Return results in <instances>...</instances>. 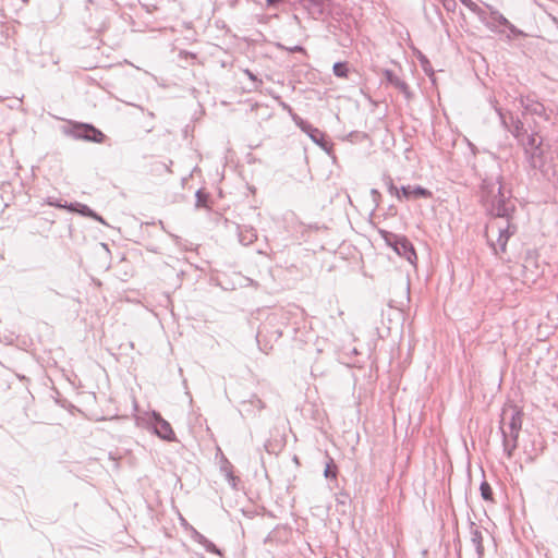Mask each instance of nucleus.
Listing matches in <instances>:
<instances>
[{
	"label": "nucleus",
	"instance_id": "obj_26",
	"mask_svg": "<svg viewBox=\"0 0 558 558\" xmlns=\"http://www.w3.org/2000/svg\"><path fill=\"white\" fill-rule=\"evenodd\" d=\"M348 500H349V495L345 493H339L336 496L337 504L345 505Z\"/></svg>",
	"mask_w": 558,
	"mask_h": 558
},
{
	"label": "nucleus",
	"instance_id": "obj_23",
	"mask_svg": "<svg viewBox=\"0 0 558 558\" xmlns=\"http://www.w3.org/2000/svg\"><path fill=\"white\" fill-rule=\"evenodd\" d=\"M47 203L50 206H53V207H57V208H64V209L69 210V207H68L69 204L66 202L62 203L61 199L53 198V197H48Z\"/></svg>",
	"mask_w": 558,
	"mask_h": 558
},
{
	"label": "nucleus",
	"instance_id": "obj_9",
	"mask_svg": "<svg viewBox=\"0 0 558 558\" xmlns=\"http://www.w3.org/2000/svg\"><path fill=\"white\" fill-rule=\"evenodd\" d=\"M393 248L398 255L404 257L410 264L416 260V253L412 243L404 236H397Z\"/></svg>",
	"mask_w": 558,
	"mask_h": 558
},
{
	"label": "nucleus",
	"instance_id": "obj_35",
	"mask_svg": "<svg viewBox=\"0 0 558 558\" xmlns=\"http://www.w3.org/2000/svg\"><path fill=\"white\" fill-rule=\"evenodd\" d=\"M282 1H283V0H266L267 4H268L269 7H271V5H276L277 3H280V2H282Z\"/></svg>",
	"mask_w": 558,
	"mask_h": 558
},
{
	"label": "nucleus",
	"instance_id": "obj_4",
	"mask_svg": "<svg viewBox=\"0 0 558 558\" xmlns=\"http://www.w3.org/2000/svg\"><path fill=\"white\" fill-rule=\"evenodd\" d=\"M524 155L526 161L533 169L539 170L544 178L558 186V163L553 165L547 159L543 144L525 150Z\"/></svg>",
	"mask_w": 558,
	"mask_h": 558
},
{
	"label": "nucleus",
	"instance_id": "obj_6",
	"mask_svg": "<svg viewBox=\"0 0 558 558\" xmlns=\"http://www.w3.org/2000/svg\"><path fill=\"white\" fill-rule=\"evenodd\" d=\"M71 135L76 140H83L93 143H102L105 134L93 124L75 123L71 129Z\"/></svg>",
	"mask_w": 558,
	"mask_h": 558
},
{
	"label": "nucleus",
	"instance_id": "obj_3",
	"mask_svg": "<svg viewBox=\"0 0 558 558\" xmlns=\"http://www.w3.org/2000/svg\"><path fill=\"white\" fill-rule=\"evenodd\" d=\"M496 111L499 116L501 125L518 140L524 151L533 146H539L543 144V137L539 136L536 131L531 134H526L523 122L519 118H514L510 112H504L500 108H496Z\"/></svg>",
	"mask_w": 558,
	"mask_h": 558
},
{
	"label": "nucleus",
	"instance_id": "obj_11",
	"mask_svg": "<svg viewBox=\"0 0 558 558\" xmlns=\"http://www.w3.org/2000/svg\"><path fill=\"white\" fill-rule=\"evenodd\" d=\"M401 194L403 197L405 198H410V197H414V198H417V197H425V198H429L432 197V192L420 186V185H416V186H411V185H407V186H402L401 187Z\"/></svg>",
	"mask_w": 558,
	"mask_h": 558
},
{
	"label": "nucleus",
	"instance_id": "obj_34",
	"mask_svg": "<svg viewBox=\"0 0 558 558\" xmlns=\"http://www.w3.org/2000/svg\"><path fill=\"white\" fill-rule=\"evenodd\" d=\"M92 218H93L94 220H96V221L100 222V223L106 225V222H105L104 218H102L101 216H99L96 211H95V215H94V216H92Z\"/></svg>",
	"mask_w": 558,
	"mask_h": 558
},
{
	"label": "nucleus",
	"instance_id": "obj_36",
	"mask_svg": "<svg viewBox=\"0 0 558 558\" xmlns=\"http://www.w3.org/2000/svg\"><path fill=\"white\" fill-rule=\"evenodd\" d=\"M494 228H495V226H494V225L488 226V227H487V233H488L489 231H494Z\"/></svg>",
	"mask_w": 558,
	"mask_h": 558
},
{
	"label": "nucleus",
	"instance_id": "obj_17",
	"mask_svg": "<svg viewBox=\"0 0 558 558\" xmlns=\"http://www.w3.org/2000/svg\"><path fill=\"white\" fill-rule=\"evenodd\" d=\"M480 490H481V496L484 500L493 501V490H492L490 485L486 481H483L481 483Z\"/></svg>",
	"mask_w": 558,
	"mask_h": 558
},
{
	"label": "nucleus",
	"instance_id": "obj_8",
	"mask_svg": "<svg viewBox=\"0 0 558 558\" xmlns=\"http://www.w3.org/2000/svg\"><path fill=\"white\" fill-rule=\"evenodd\" d=\"M520 104L523 108L524 114L542 117L545 120L549 119L548 114L546 113V109H545L544 105L542 102H539L538 100H536L530 96H526V97L520 98Z\"/></svg>",
	"mask_w": 558,
	"mask_h": 558
},
{
	"label": "nucleus",
	"instance_id": "obj_12",
	"mask_svg": "<svg viewBox=\"0 0 558 558\" xmlns=\"http://www.w3.org/2000/svg\"><path fill=\"white\" fill-rule=\"evenodd\" d=\"M470 533H471V542L475 547L476 554L480 558H482L484 554V546H483V533L482 531L475 525V523H471L470 526Z\"/></svg>",
	"mask_w": 558,
	"mask_h": 558
},
{
	"label": "nucleus",
	"instance_id": "obj_40",
	"mask_svg": "<svg viewBox=\"0 0 558 558\" xmlns=\"http://www.w3.org/2000/svg\"><path fill=\"white\" fill-rule=\"evenodd\" d=\"M23 2H25V3H26V2H28V0H23Z\"/></svg>",
	"mask_w": 558,
	"mask_h": 558
},
{
	"label": "nucleus",
	"instance_id": "obj_10",
	"mask_svg": "<svg viewBox=\"0 0 558 558\" xmlns=\"http://www.w3.org/2000/svg\"><path fill=\"white\" fill-rule=\"evenodd\" d=\"M384 75L389 84L399 89L405 96V98H410V88L403 80L396 75L391 70H385Z\"/></svg>",
	"mask_w": 558,
	"mask_h": 558
},
{
	"label": "nucleus",
	"instance_id": "obj_24",
	"mask_svg": "<svg viewBox=\"0 0 558 558\" xmlns=\"http://www.w3.org/2000/svg\"><path fill=\"white\" fill-rule=\"evenodd\" d=\"M191 531H192V538L194 542L198 543L199 545H203L205 542H206V537L199 533L197 530H195L194 527H191Z\"/></svg>",
	"mask_w": 558,
	"mask_h": 558
},
{
	"label": "nucleus",
	"instance_id": "obj_25",
	"mask_svg": "<svg viewBox=\"0 0 558 558\" xmlns=\"http://www.w3.org/2000/svg\"><path fill=\"white\" fill-rule=\"evenodd\" d=\"M505 27H507V28L510 31V33H511L512 35H514V36H525V34H524L521 29L517 28V27H515L512 23H510V22H509V24H506V25H505Z\"/></svg>",
	"mask_w": 558,
	"mask_h": 558
},
{
	"label": "nucleus",
	"instance_id": "obj_15",
	"mask_svg": "<svg viewBox=\"0 0 558 558\" xmlns=\"http://www.w3.org/2000/svg\"><path fill=\"white\" fill-rule=\"evenodd\" d=\"M302 130L308 134L313 142L316 144H320L324 141V134L316 128H313L310 124L302 126Z\"/></svg>",
	"mask_w": 558,
	"mask_h": 558
},
{
	"label": "nucleus",
	"instance_id": "obj_14",
	"mask_svg": "<svg viewBox=\"0 0 558 558\" xmlns=\"http://www.w3.org/2000/svg\"><path fill=\"white\" fill-rule=\"evenodd\" d=\"M69 211L71 213H77L80 214L81 216L83 217H89L92 218V216L95 215V211L88 207L87 205L85 204H81V203H69Z\"/></svg>",
	"mask_w": 558,
	"mask_h": 558
},
{
	"label": "nucleus",
	"instance_id": "obj_19",
	"mask_svg": "<svg viewBox=\"0 0 558 558\" xmlns=\"http://www.w3.org/2000/svg\"><path fill=\"white\" fill-rule=\"evenodd\" d=\"M195 197H196L195 206L197 208L207 207V203H208V194L207 193H204L202 190H198L195 194Z\"/></svg>",
	"mask_w": 558,
	"mask_h": 558
},
{
	"label": "nucleus",
	"instance_id": "obj_2",
	"mask_svg": "<svg viewBox=\"0 0 558 558\" xmlns=\"http://www.w3.org/2000/svg\"><path fill=\"white\" fill-rule=\"evenodd\" d=\"M522 416V411L515 405L509 404L502 408L499 429L502 436L504 452L509 459L518 447Z\"/></svg>",
	"mask_w": 558,
	"mask_h": 558
},
{
	"label": "nucleus",
	"instance_id": "obj_38",
	"mask_svg": "<svg viewBox=\"0 0 558 558\" xmlns=\"http://www.w3.org/2000/svg\"><path fill=\"white\" fill-rule=\"evenodd\" d=\"M372 194L377 195L378 194L377 190H372Z\"/></svg>",
	"mask_w": 558,
	"mask_h": 558
},
{
	"label": "nucleus",
	"instance_id": "obj_21",
	"mask_svg": "<svg viewBox=\"0 0 558 558\" xmlns=\"http://www.w3.org/2000/svg\"><path fill=\"white\" fill-rule=\"evenodd\" d=\"M332 464H333V461L330 458L329 461L327 462L325 471H324V475H325L326 478H329V477L330 478H336L337 477L336 466L333 465L335 470H331V465Z\"/></svg>",
	"mask_w": 558,
	"mask_h": 558
},
{
	"label": "nucleus",
	"instance_id": "obj_5",
	"mask_svg": "<svg viewBox=\"0 0 558 558\" xmlns=\"http://www.w3.org/2000/svg\"><path fill=\"white\" fill-rule=\"evenodd\" d=\"M524 155L526 161L533 169L539 170L544 178L558 186V163L553 165L547 159L543 144L525 150Z\"/></svg>",
	"mask_w": 558,
	"mask_h": 558
},
{
	"label": "nucleus",
	"instance_id": "obj_28",
	"mask_svg": "<svg viewBox=\"0 0 558 558\" xmlns=\"http://www.w3.org/2000/svg\"><path fill=\"white\" fill-rule=\"evenodd\" d=\"M460 2L465 5L471 12L476 11V3L472 0H460Z\"/></svg>",
	"mask_w": 558,
	"mask_h": 558
},
{
	"label": "nucleus",
	"instance_id": "obj_39",
	"mask_svg": "<svg viewBox=\"0 0 558 558\" xmlns=\"http://www.w3.org/2000/svg\"><path fill=\"white\" fill-rule=\"evenodd\" d=\"M239 236H240L239 242L242 243V234L240 233Z\"/></svg>",
	"mask_w": 558,
	"mask_h": 558
},
{
	"label": "nucleus",
	"instance_id": "obj_20",
	"mask_svg": "<svg viewBox=\"0 0 558 558\" xmlns=\"http://www.w3.org/2000/svg\"><path fill=\"white\" fill-rule=\"evenodd\" d=\"M229 466H230V463L225 460V463L221 465V471L225 473V475L227 476L229 483L232 485V487H235V476L232 474V472L229 470Z\"/></svg>",
	"mask_w": 558,
	"mask_h": 558
},
{
	"label": "nucleus",
	"instance_id": "obj_37",
	"mask_svg": "<svg viewBox=\"0 0 558 558\" xmlns=\"http://www.w3.org/2000/svg\"><path fill=\"white\" fill-rule=\"evenodd\" d=\"M247 190H250L252 193L255 192V190L252 186H246Z\"/></svg>",
	"mask_w": 558,
	"mask_h": 558
},
{
	"label": "nucleus",
	"instance_id": "obj_18",
	"mask_svg": "<svg viewBox=\"0 0 558 558\" xmlns=\"http://www.w3.org/2000/svg\"><path fill=\"white\" fill-rule=\"evenodd\" d=\"M332 71H333V74L337 76V77H347L348 76V65L345 62H337L333 64V68H332Z\"/></svg>",
	"mask_w": 558,
	"mask_h": 558
},
{
	"label": "nucleus",
	"instance_id": "obj_33",
	"mask_svg": "<svg viewBox=\"0 0 558 558\" xmlns=\"http://www.w3.org/2000/svg\"><path fill=\"white\" fill-rule=\"evenodd\" d=\"M245 74L253 82L254 88H257V84H256L257 78H256V76L253 73H251L248 70L245 71Z\"/></svg>",
	"mask_w": 558,
	"mask_h": 558
},
{
	"label": "nucleus",
	"instance_id": "obj_1",
	"mask_svg": "<svg viewBox=\"0 0 558 558\" xmlns=\"http://www.w3.org/2000/svg\"><path fill=\"white\" fill-rule=\"evenodd\" d=\"M481 197L486 210L490 215L506 218V225L497 227V243L489 242L494 253L498 255L506 252L509 238L517 232V227L510 222L515 205L511 199L510 192L505 191L500 177L483 180Z\"/></svg>",
	"mask_w": 558,
	"mask_h": 558
},
{
	"label": "nucleus",
	"instance_id": "obj_27",
	"mask_svg": "<svg viewBox=\"0 0 558 558\" xmlns=\"http://www.w3.org/2000/svg\"><path fill=\"white\" fill-rule=\"evenodd\" d=\"M535 264V258L532 256H527L523 264V269L525 272L530 271V267Z\"/></svg>",
	"mask_w": 558,
	"mask_h": 558
},
{
	"label": "nucleus",
	"instance_id": "obj_16",
	"mask_svg": "<svg viewBox=\"0 0 558 558\" xmlns=\"http://www.w3.org/2000/svg\"><path fill=\"white\" fill-rule=\"evenodd\" d=\"M476 14L482 23L485 24L487 28L494 31V23L489 21V14H487L482 8L476 4V11H472Z\"/></svg>",
	"mask_w": 558,
	"mask_h": 558
},
{
	"label": "nucleus",
	"instance_id": "obj_30",
	"mask_svg": "<svg viewBox=\"0 0 558 558\" xmlns=\"http://www.w3.org/2000/svg\"><path fill=\"white\" fill-rule=\"evenodd\" d=\"M388 191L391 193V194H395L398 198H401V195L397 189V186H395V184L392 183L391 180H389V183H388Z\"/></svg>",
	"mask_w": 558,
	"mask_h": 558
},
{
	"label": "nucleus",
	"instance_id": "obj_31",
	"mask_svg": "<svg viewBox=\"0 0 558 558\" xmlns=\"http://www.w3.org/2000/svg\"><path fill=\"white\" fill-rule=\"evenodd\" d=\"M245 239H246V244L250 242H253L254 240L257 239V234L254 230H246V235H245Z\"/></svg>",
	"mask_w": 558,
	"mask_h": 558
},
{
	"label": "nucleus",
	"instance_id": "obj_13",
	"mask_svg": "<svg viewBox=\"0 0 558 558\" xmlns=\"http://www.w3.org/2000/svg\"><path fill=\"white\" fill-rule=\"evenodd\" d=\"M486 7L489 10V21L494 23V31H496L499 25L505 26L506 24H509V21L499 11L489 4H486Z\"/></svg>",
	"mask_w": 558,
	"mask_h": 558
},
{
	"label": "nucleus",
	"instance_id": "obj_22",
	"mask_svg": "<svg viewBox=\"0 0 558 558\" xmlns=\"http://www.w3.org/2000/svg\"><path fill=\"white\" fill-rule=\"evenodd\" d=\"M206 551L215 554V555H221L220 549L208 538L206 542L202 545Z\"/></svg>",
	"mask_w": 558,
	"mask_h": 558
},
{
	"label": "nucleus",
	"instance_id": "obj_32",
	"mask_svg": "<svg viewBox=\"0 0 558 558\" xmlns=\"http://www.w3.org/2000/svg\"><path fill=\"white\" fill-rule=\"evenodd\" d=\"M250 403L254 407H256L258 410L263 409L264 408V402L258 399L257 397H253L251 400H250Z\"/></svg>",
	"mask_w": 558,
	"mask_h": 558
},
{
	"label": "nucleus",
	"instance_id": "obj_29",
	"mask_svg": "<svg viewBox=\"0 0 558 558\" xmlns=\"http://www.w3.org/2000/svg\"><path fill=\"white\" fill-rule=\"evenodd\" d=\"M441 1H442L444 7L448 11H453L456 9V1L454 0H441Z\"/></svg>",
	"mask_w": 558,
	"mask_h": 558
},
{
	"label": "nucleus",
	"instance_id": "obj_7",
	"mask_svg": "<svg viewBox=\"0 0 558 558\" xmlns=\"http://www.w3.org/2000/svg\"><path fill=\"white\" fill-rule=\"evenodd\" d=\"M150 424L153 425V432L159 438L167 441H173L175 434L168 421H166L160 413L153 411L150 417Z\"/></svg>",
	"mask_w": 558,
	"mask_h": 558
}]
</instances>
